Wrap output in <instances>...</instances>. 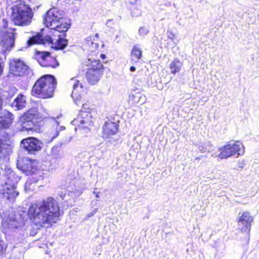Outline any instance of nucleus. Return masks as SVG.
Here are the masks:
<instances>
[{
  "label": "nucleus",
  "mask_w": 259,
  "mask_h": 259,
  "mask_svg": "<svg viewBox=\"0 0 259 259\" xmlns=\"http://www.w3.org/2000/svg\"><path fill=\"white\" fill-rule=\"evenodd\" d=\"M64 11L57 8H52L49 10L44 16L43 22L47 27L50 28L49 34L43 36L40 33H37L27 40L28 46H30L33 44H53L54 39L51 35L66 32L70 27V25L64 21Z\"/></svg>",
  "instance_id": "1"
},
{
  "label": "nucleus",
  "mask_w": 259,
  "mask_h": 259,
  "mask_svg": "<svg viewBox=\"0 0 259 259\" xmlns=\"http://www.w3.org/2000/svg\"><path fill=\"white\" fill-rule=\"evenodd\" d=\"M60 214L58 204L52 197H48L32 204L28 211V215L31 221L41 227L45 224L56 223Z\"/></svg>",
  "instance_id": "2"
},
{
  "label": "nucleus",
  "mask_w": 259,
  "mask_h": 259,
  "mask_svg": "<svg viewBox=\"0 0 259 259\" xmlns=\"http://www.w3.org/2000/svg\"><path fill=\"white\" fill-rule=\"evenodd\" d=\"M57 85L55 76L51 74L42 76L35 82L32 90V96L53 97Z\"/></svg>",
  "instance_id": "3"
},
{
  "label": "nucleus",
  "mask_w": 259,
  "mask_h": 259,
  "mask_svg": "<svg viewBox=\"0 0 259 259\" xmlns=\"http://www.w3.org/2000/svg\"><path fill=\"white\" fill-rule=\"evenodd\" d=\"M5 174V178L1 183L0 192L7 199L13 200L19 194L15 190V185L18 178L11 169H6Z\"/></svg>",
  "instance_id": "4"
},
{
  "label": "nucleus",
  "mask_w": 259,
  "mask_h": 259,
  "mask_svg": "<svg viewBox=\"0 0 259 259\" xmlns=\"http://www.w3.org/2000/svg\"><path fill=\"white\" fill-rule=\"evenodd\" d=\"M12 19L17 25H27L32 21L33 16L32 9L24 4L16 5L12 8Z\"/></svg>",
  "instance_id": "5"
},
{
  "label": "nucleus",
  "mask_w": 259,
  "mask_h": 259,
  "mask_svg": "<svg viewBox=\"0 0 259 259\" xmlns=\"http://www.w3.org/2000/svg\"><path fill=\"white\" fill-rule=\"evenodd\" d=\"M87 65L91 67L87 69L85 73L86 78L89 82L91 84H95L99 81L102 74L101 70L103 67V65L100 62L99 59L96 60L91 58L85 61Z\"/></svg>",
  "instance_id": "6"
},
{
  "label": "nucleus",
  "mask_w": 259,
  "mask_h": 259,
  "mask_svg": "<svg viewBox=\"0 0 259 259\" xmlns=\"http://www.w3.org/2000/svg\"><path fill=\"white\" fill-rule=\"evenodd\" d=\"M94 120L91 112L80 110L79 115L72 121V123L76 126L75 130L78 129L84 134L90 131V127L93 125Z\"/></svg>",
  "instance_id": "7"
},
{
  "label": "nucleus",
  "mask_w": 259,
  "mask_h": 259,
  "mask_svg": "<svg viewBox=\"0 0 259 259\" xmlns=\"http://www.w3.org/2000/svg\"><path fill=\"white\" fill-rule=\"evenodd\" d=\"M219 151L220 152L218 157L221 159H226L231 156L237 154L236 157L241 156L244 153L243 145L239 142H230L227 145L220 148Z\"/></svg>",
  "instance_id": "8"
},
{
  "label": "nucleus",
  "mask_w": 259,
  "mask_h": 259,
  "mask_svg": "<svg viewBox=\"0 0 259 259\" xmlns=\"http://www.w3.org/2000/svg\"><path fill=\"white\" fill-rule=\"evenodd\" d=\"M9 71L14 76H22L28 75L31 70L23 61L14 59L9 61Z\"/></svg>",
  "instance_id": "9"
},
{
  "label": "nucleus",
  "mask_w": 259,
  "mask_h": 259,
  "mask_svg": "<svg viewBox=\"0 0 259 259\" xmlns=\"http://www.w3.org/2000/svg\"><path fill=\"white\" fill-rule=\"evenodd\" d=\"M21 146L28 153L33 154L41 149L42 143L36 138L30 137L23 140L21 143Z\"/></svg>",
  "instance_id": "10"
},
{
  "label": "nucleus",
  "mask_w": 259,
  "mask_h": 259,
  "mask_svg": "<svg viewBox=\"0 0 259 259\" xmlns=\"http://www.w3.org/2000/svg\"><path fill=\"white\" fill-rule=\"evenodd\" d=\"M34 110L28 111L21 117V121L23 128L26 131L32 130L34 128L36 115Z\"/></svg>",
  "instance_id": "11"
},
{
  "label": "nucleus",
  "mask_w": 259,
  "mask_h": 259,
  "mask_svg": "<svg viewBox=\"0 0 259 259\" xmlns=\"http://www.w3.org/2000/svg\"><path fill=\"white\" fill-rule=\"evenodd\" d=\"M253 221L252 217L248 212H244L240 216L238 220L239 228L242 232L249 233L251 228V223Z\"/></svg>",
  "instance_id": "12"
},
{
  "label": "nucleus",
  "mask_w": 259,
  "mask_h": 259,
  "mask_svg": "<svg viewBox=\"0 0 259 259\" xmlns=\"http://www.w3.org/2000/svg\"><path fill=\"white\" fill-rule=\"evenodd\" d=\"M15 33L13 32H5L2 35L1 45L7 50L11 49L14 46Z\"/></svg>",
  "instance_id": "13"
},
{
  "label": "nucleus",
  "mask_w": 259,
  "mask_h": 259,
  "mask_svg": "<svg viewBox=\"0 0 259 259\" xmlns=\"http://www.w3.org/2000/svg\"><path fill=\"white\" fill-rule=\"evenodd\" d=\"M17 167L23 171L26 172L27 175L33 172L34 167L32 161L27 158L23 159L22 162L18 161Z\"/></svg>",
  "instance_id": "14"
},
{
  "label": "nucleus",
  "mask_w": 259,
  "mask_h": 259,
  "mask_svg": "<svg viewBox=\"0 0 259 259\" xmlns=\"http://www.w3.org/2000/svg\"><path fill=\"white\" fill-rule=\"evenodd\" d=\"M65 33L66 32H60L55 33V35H53V36H57L58 37L54 46V48L56 50H62L67 46L68 40L65 38L66 35Z\"/></svg>",
  "instance_id": "15"
},
{
  "label": "nucleus",
  "mask_w": 259,
  "mask_h": 259,
  "mask_svg": "<svg viewBox=\"0 0 259 259\" xmlns=\"http://www.w3.org/2000/svg\"><path fill=\"white\" fill-rule=\"evenodd\" d=\"M113 135V122L110 120L106 121L102 127V137L104 139H111Z\"/></svg>",
  "instance_id": "16"
},
{
  "label": "nucleus",
  "mask_w": 259,
  "mask_h": 259,
  "mask_svg": "<svg viewBox=\"0 0 259 259\" xmlns=\"http://www.w3.org/2000/svg\"><path fill=\"white\" fill-rule=\"evenodd\" d=\"M53 122L54 124L49 132V137L51 140L57 138L59 135V132L65 129L64 126L59 125V122L55 119H53Z\"/></svg>",
  "instance_id": "17"
},
{
  "label": "nucleus",
  "mask_w": 259,
  "mask_h": 259,
  "mask_svg": "<svg viewBox=\"0 0 259 259\" xmlns=\"http://www.w3.org/2000/svg\"><path fill=\"white\" fill-rule=\"evenodd\" d=\"M39 64L42 67L55 68L59 66V63L56 58L53 57H48L46 60H38Z\"/></svg>",
  "instance_id": "18"
},
{
  "label": "nucleus",
  "mask_w": 259,
  "mask_h": 259,
  "mask_svg": "<svg viewBox=\"0 0 259 259\" xmlns=\"http://www.w3.org/2000/svg\"><path fill=\"white\" fill-rule=\"evenodd\" d=\"M182 63L178 58L174 59V61L169 64L170 72L172 74H176L181 70Z\"/></svg>",
  "instance_id": "19"
},
{
  "label": "nucleus",
  "mask_w": 259,
  "mask_h": 259,
  "mask_svg": "<svg viewBox=\"0 0 259 259\" xmlns=\"http://www.w3.org/2000/svg\"><path fill=\"white\" fill-rule=\"evenodd\" d=\"M49 155L54 159H61L62 157L61 153V148L58 146L53 147L49 153Z\"/></svg>",
  "instance_id": "20"
},
{
  "label": "nucleus",
  "mask_w": 259,
  "mask_h": 259,
  "mask_svg": "<svg viewBox=\"0 0 259 259\" xmlns=\"http://www.w3.org/2000/svg\"><path fill=\"white\" fill-rule=\"evenodd\" d=\"M25 103L26 102L24 98H15L11 104V106L12 107L16 108L15 110H20L25 107Z\"/></svg>",
  "instance_id": "21"
},
{
  "label": "nucleus",
  "mask_w": 259,
  "mask_h": 259,
  "mask_svg": "<svg viewBox=\"0 0 259 259\" xmlns=\"http://www.w3.org/2000/svg\"><path fill=\"white\" fill-rule=\"evenodd\" d=\"M195 145L198 148L199 151L201 153H204L206 152H209L211 150V147L212 146L211 144L209 142L204 143L195 144Z\"/></svg>",
  "instance_id": "22"
},
{
  "label": "nucleus",
  "mask_w": 259,
  "mask_h": 259,
  "mask_svg": "<svg viewBox=\"0 0 259 259\" xmlns=\"http://www.w3.org/2000/svg\"><path fill=\"white\" fill-rule=\"evenodd\" d=\"M26 235L23 229H21L16 232L15 237L17 240L20 243L24 241L26 238Z\"/></svg>",
  "instance_id": "23"
},
{
  "label": "nucleus",
  "mask_w": 259,
  "mask_h": 259,
  "mask_svg": "<svg viewBox=\"0 0 259 259\" xmlns=\"http://www.w3.org/2000/svg\"><path fill=\"white\" fill-rule=\"evenodd\" d=\"M24 225L23 222H18L16 220H10L9 225L10 227L14 228L16 230L19 231L23 229L22 226Z\"/></svg>",
  "instance_id": "24"
},
{
  "label": "nucleus",
  "mask_w": 259,
  "mask_h": 259,
  "mask_svg": "<svg viewBox=\"0 0 259 259\" xmlns=\"http://www.w3.org/2000/svg\"><path fill=\"white\" fill-rule=\"evenodd\" d=\"M79 87H80V88L81 89L82 88V85L81 83H80L78 81H76L73 85V91L71 94V97H81L80 95H77V89Z\"/></svg>",
  "instance_id": "25"
},
{
  "label": "nucleus",
  "mask_w": 259,
  "mask_h": 259,
  "mask_svg": "<svg viewBox=\"0 0 259 259\" xmlns=\"http://www.w3.org/2000/svg\"><path fill=\"white\" fill-rule=\"evenodd\" d=\"M132 56L135 57L137 59H140L142 57V51L137 46H134L132 50Z\"/></svg>",
  "instance_id": "26"
},
{
  "label": "nucleus",
  "mask_w": 259,
  "mask_h": 259,
  "mask_svg": "<svg viewBox=\"0 0 259 259\" xmlns=\"http://www.w3.org/2000/svg\"><path fill=\"white\" fill-rule=\"evenodd\" d=\"M149 29L145 26L140 27L138 30L139 35L143 38L149 33Z\"/></svg>",
  "instance_id": "27"
},
{
  "label": "nucleus",
  "mask_w": 259,
  "mask_h": 259,
  "mask_svg": "<svg viewBox=\"0 0 259 259\" xmlns=\"http://www.w3.org/2000/svg\"><path fill=\"white\" fill-rule=\"evenodd\" d=\"M8 153L6 145L0 139V158L4 157Z\"/></svg>",
  "instance_id": "28"
},
{
  "label": "nucleus",
  "mask_w": 259,
  "mask_h": 259,
  "mask_svg": "<svg viewBox=\"0 0 259 259\" xmlns=\"http://www.w3.org/2000/svg\"><path fill=\"white\" fill-rule=\"evenodd\" d=\"M38 57L39 59L38 60H46L48 57H51V53L50 52L44 51L40 52L37 54Z\"/></svg>",
  "instance_id": "29"
},
{
  "label": "nucleus",
  "mask_w": 259,
  "mask_h": 259,
  "mask_svg": "<svg viewBox=\"0 0 259 259\" xmlns=\"http://www.w3.org/2000/svg\"><path fill=\"white\" fill-rule=\"evenodd\" d=\"M166 34L167 35L168 38L170 39L172 41H173L175 44H177L178 40H175V34H174L172 31L167 30L166 32Z\"/></svg>",
  "instance_id": "30"
},
{
  "label": "nucleus",
  "mask_w": 259,
  "mask_h": 259,
  "mask_svg": "<svg viewBox=\"0 0 259 259\" xmlns=\"http://www.w3.org/2000/svg\"><path fill=\"white\" fill-rule=\"evenodd\" d=\"M7 245L3 241L0 240V256L3 255L6 251Z\"/></svg>",
  "instance_id": "31"
},
{
  "label": "nucleus",
  "mask_w": 259,
  "mask_h": 259,
  "mask_svg": "<svg viewBox=\"0 0 259 259\" xmlns=\"http://www.w3.org/2000/svg\"><path fill=\"white\" fill-rule=\"evenodd\" d=\"M18 92V90L16 88L13 87L10 89L8 97H13L15 96L17 93Z\"/></svg>",
  "instance_id": "32"
},
{
  "label": "nucleus",
  "mask_w": 259,
  "mask_h": 259,
  "mask_svg": "<svg viewBox=\"0 0 259 259\" xmlns=\"http://www.w3.org/2000/svg\"><path fill=\"white\" fill-rule=\"evenodd\" d=\"M113 25V22L112 19H109L106 22V25L109 27L112 28V26Z\"/></svg>",
  "instance_id": "33"
},
{
  "label": "nucleus",
  "mask_w": 259,
  "mask_h": 259,
  "mask_svg": "<svg viewBox=\"0 0 259 259\" xmlns=\"http://www.w3.org/2000/svg\"><path fill=\"white\" fill-rule=\"evenodd\" d=\"M63 192H61V193L60 194V197L62 198V200H67V195L66 193L62 194Z\"/></svg>",
  "instance_id": "34"
},
{
  "label": "nucleus",
  "mask_w": 259,
  "mask_h": 259,
  "mask_svg": "<svg viewBox=\"0 0 259 259\" xmlns=\"http://www.w3.org/2000/svg\"><path fill=\"white\" fill-rule=\"evenodd\" d=\"M131 14H132V15L133 17H138L141 15V12L140 11L138 10L137 14L136 15V14H135V13L133 11H132Z\"/></svg>",
  "instance_id": "35"
},
{
  "label": "nucleus",
  "mask_w": 259,
  "mask_h": 259,
  "mask_svg": "<svg viewBox=\"0 0 259 259\" xmlns=\"http://www.w3.org/2000/svg\"><path fill=\"white\" fill-rule=\"evenodd\" d=\"M136 2L137 0H129V3L133 6L135 5L136 4Z\"/></svg>",
  "instance_id": "36"
},
{
  "label": "nucleus",
  "mask_w": 259,
  "mask_h": 259,
  "mask_svg": "<svg viewBox=\"0 0 259 259\" xmlns=\"http://www.w3.org/2000/svg\"><path fill=\"white\" fill-rule=\"evenodd\" d=\"M130 70L131 72H134L136 70V67L135 66H132L130 68Z\"/></svg>",
  "instance_id": "37"
},
{
  "label": "nucleus",
  "mask_w": 259,
  "mask_h": 259,
  "mask_svg": "<svg viewBox=\"0 0 259 259\" xmlns=\"http://www.w3.org/2000/svg\"><path fill=\"white\" fill-rule=\"evenodd\" d=\"M244 163L243 161L242 162L239 163V166H238L239 167L242 168L244 167Z\"/></svg>",
  "instance_id": "38"
},
{
  "label": "nucleus",
  "mask_w": 259,
  "mask_h": 259,
  "mask_svg": "<svg viewBox=\"0 0 259 259\" xmlns=\"http://www.w3.org/2000/svg\"><path fill=\"white\" fill-rule=\"evenodd\" d=\"M100 57L102 59H105L106 58V55L104 54H101L100 55Z\"/></svg>",
  "instance_id": "39"
},
{
  "label": "nucleus",
  "mask_w": 259,
  "mask_h": 259,
  "mask_svg": "<svg viewBox=\"0 0 259 259\" xmlns=\"http://www.w3.org/2000/svg\"><path fill=\"white\" fill-rule=\"evenodd\" d=\"M114 135L115 134L116 131L117 130V126H118V125H117L115 122L114 123Z\"/></svg>",
  "instance_id": "40"
},
{
  "label": "nucleus",
  "mask_w": 259,
  "mask_h": 259,
  "mask_svg": "<svg viewBox=\"0 0 259 259\" xmlns=\"http://www.w3.org/2000/svg\"><path fill=\"white\" fill-rule=\"evenodd\" d=\"M3 23L4 26V27H6V25L7 24V21L5 19H3Z\"/></svg>",
  "instance_id": "41"
},
{
  "label": "nucleus",
  "mask_w": 259,
  "mask_h": 259,
  "mask_svg": "<svg viewBox=\"0 0 259 259\" xmlns=\"http://www.w3.org/2000/svg\"><path fill=\"white\" fill-rule=\"evenodd\" d=\"M16 97L19 98V97H24V95L22 94L21 93H18Z\"/></svg>",
  "instance_id": "42"
},
{
  "label": "nucleus",
  "mask_w": 259,
  "mask_h": 259,
  "mask_svg": "<svg viewBox=\"0 0 259 259\" xmlns=\"http://www.w3.org/2000/svg\"><path fill=\"white\" fill-rule=\"evenodd\" d=\"M96 212H97V209H95L93 211V213H91L90 215H89V217H91V216L93 215Z\"/></svg>",
  "instance_id": "43"
},
{
  "label": "nucleus",
  "mask_w": 259,
  "mask_h": 259,
  "mask_svg": "<svg viewBox=\"0 0 259 259\" xmlns=\"http://www.w3.org/2000/svg\"><path fill=\"white\" fill-rule=\"evenodd\" d=\"M93 193H94V194L95 195V196H96V197H99V192L97 193V192H96L95 191H94V192H93Z\"/></svg>",
  "instance_id": "44"
},
{
  "label": "nucleus",
  "mask_w": 259,
  "mask_h": 259,
  "mask_svg": "<svg viewBox=\"0 0 259 259\" xmlns=\"http://www.w3.org/2000/svg\"><path fill=\"white\" fill-rule=\"evenodd\" d=\"M79 99H80V98H75V100H74V102L76 104H77V102H78Z\"/></svg>",
  "instance_id": "45"
},
{
  "label": "nucleus",
  "mask_w": 259,
  "mask_h": 259,
  "mask_svg": "<svg viewBox=\"0 0 259 259\" xmlns=\"http://www.w3.org/2000/svg\"><path fill=\"white\" fill-rule=\"evenodd\" d=\"M95 48H97V49H98L99 48V45L98 44H97V43H95Z\"/></svg>",
  "instance_id": "46"
},
{
  "label": "nucleus",
  "mask_w": 259,
  "mask_h": 259,
  "mask_svg": "<svg viewBox=\"0 0 259 259\" xmlns=\"http://www.w3.org/2000/svg\"><path fill=\"white\" fill-rule=\"evenodd\" d=\"M30 182L29 181V180H27V182H26V186L27 187L28 186V185L29 184Z\"/></svg>",
  "instance_id": "47"
},
{
  "label": "nucleus",
  "mask_w": 259,
  "mask_h": 259,
  "mask_svg": "<svg viewBox=\"0 0 259 259\" xmlns=\"http://www.w3.org/2000/svg\"><path fill=\"white\" fill-rule=\"evenodd\" d=\"M95 37H97V38H98L99 37V34L98 33H96L95 35Z\"/></svg>",
  "instance_id": "48"
},
{
  "label": "nucleus",
  "mask_w": 259,
  "mask_h": 259,
  "mask_svg": "<svg viewBox=\"0 0 259 259\" xmlns=\"http://www.w3.org/2000/svg\"><path fill=\"white\" fill-rule=\"evenodd\" d=\"M34 178L33 176H32V177H31V178H29V180H30V181H31V180H32V179H34Z\"/></svg>",
  "instance_id": "49"
},
{
  "label": "nucleus",
  "mask_w": 259,
  "mask_h": 259,
  "mask_svg": "<svg viewBox=\"0 0 259 259\" xmlns=\"http://www.w3.org/2000/svg\"><path fill=\"white\" fill-rule=\"evenodd\" d=\"M132 97H133V98L136 97V96L133 94L132 95Z\"/></svg>",
  "instance_id": "50"
},
{
  "label": "nucleus",
  "mask_w": 259,
  "mask_h": 259,
  "mask_svg": "<svg viewBox=\"0 0 259 259\" xmlns=\"http://www.w3.org/2000/svg\"><path fill=\"white\" fill-rule=\"evenodd\" d=\"M200 159V157H196V159Z\"/></svg>",
  "instance_id": "51"
},
{
  "label": "nucleus",
  "mask_w": 259,
  "mask_h": 259,
  "mask_svg": "<svg viewBox=\"0 0 259 259\" xmlns=\"http://www.w3.org/2000/svg\"><path fill=\"white\" fill-rule=\"evenodd\" d=\"M91 44L94 45V42L93 41H91Z\"/></svg>",
  "instance_id": "52"
},
{
  "label": "nucleus",
  "mask_w": 259,
  "mask_h": 259,
  "mask_svg": "<svg viewBox=\"0 0 259 259\" xmlns=\"http://www.w3.org/2000/svg\"><path fill=\"white\" fill-rule=\"evenodd\" d=\"M118 37V36L117 35L116 36V38H117V37Z\"/></svg>",
  "instance_id": "53"
}]
</instances>
